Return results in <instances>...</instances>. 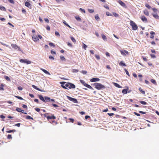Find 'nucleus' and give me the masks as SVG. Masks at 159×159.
I'll list each match as a JSON object with an SVG mask.
<instances>
[{
	"label": "nucleus",
	"instance_id": "nucleus-49",
	"mask_svg": "<svg viewBox=\"0 0 159 159\" xmlns=\"http://www.w3.org/2000/svg\"><path fill=\"white\" fill-rule=\"evenodd\" d=\"M124 70H125V72H126V74H127L128 76H130V75H129V72H128V71L126 69H124Z\"/></svg>",
	"mask_w": 159,
	"mask_h": 159
},
{
	"label": "nucleus",
	"instance_id": "nucleus-59",
	"mask_svg": "<svg viewBox=\"0 0 159 159\" xmlns=\"http://www.w3.org/2000/svg\"><path fill=\"white\" fill-rule=\"evenodd\" d=\"M69 120H70V121L72 123H73L74 121V120L71 118H70Z\"/></svg>",
	"mask_w": 159,
	"mask_h": 159
},
{
	"label": "nucleus",
	"instance_id": "nucleus-50",
	"mask_svg": "<svg viewBox=\"0 0 159 159\" xmlns=\"http://www.w3.org/2000/svg\"><path fill=\"white\" fill-rule=\"evenodd\" d=\"M52 105L54 107H58V106L56 104H55L52 103Z\"/></svg>",
	"mask_w": 159,
	"mask_h": 159
},
{
	"label": "nucleus",
	"instance_id": "nucleus-63",
	"mask_svg": "<svg viewBox=\"0 0 159 159\" xmlns=\"http://www.w3.org/2000/svg\"><path fill=\"white\" fill-rule=\"evenodd\" d=\"M67 45L69 46H70V47H72V45L71 43H68Z\"/></svg>",
	"mask_w": 159,
	"mask_h": 159
},
{
	"label": "nucleus",
	"instance_id": "nucleus-39",
	"mask_svg": "<svg viewBox=\"0 0 159 159\" xmlns=\"http://www.w3.org/2000/svg\"><path fill=\"white\" fill-rule=\"evenodd\" d=\"M88 11L90 13H93L94 11V10L93 9H88Z\"/></svg>",
	"mask_w": 159,
	"mask_h": 159
},
{
	"label": "nucleus",
	"instance_id": "nucleus-54",
	"mask_svg": "<svg viewBox=\"0 0 159 159\" xmlns=\"http://www.w3.org/2000/svg\"><path fill=\"white\" fill-rule=\"evenodd\" d=\"M81 73L84 74H86L87 73V72L85 70H82Z\"/></svg>",
	"mask_w": 159,
	"mask_h": 159
},
{
	"label": "nucleus",
	"instance_id": "nucleus-38",
	"mask_svg": "<svg viewBox=\"0 0 159 159\" xmlns=\"http://www.w3.org/2000/svg\"><path fill=\"white\" fill-rule=\"evenodd\" d=\"M49 45L51 47H55V45H54V44L53 43L51 42H50L49 43Z\"/></svg>",
	"mask_w": 159,
	"mask_h": 159
},
{
	"label": "nucleus",
	"instance_id": "nucleus-18",
	"mask_svg": "<svg viewBox=\"0 0 159 159\" xmlns=\"http://www.w3.org/2000/svg\"><path fill=\"white\" fill-rule=\"evenodd\" d=\"M39 98L40 100L43 101V102H45L44 101V98L41 95H39Z\"/></svg>",
	"mask_w": 159,
	"mask_h": 159
},
{
	"label": "nucleus",
	"instance_id": "nucleus-35",
	"mask_svg": "<svg viewBox=\"0 0 159 159\" xmlns=\"http://www.w3.org/2000/svg\"><path fill=\"white\" fill-rule=\"evenodd\" d=\"M122 92L124 94H126L127 93V90L126 89H123L122 90Z\"/></svg>",
	"mask_w": 159,
	"mask_h": 159
},
{
	"label": "nucleus",
	"instance_id": "nucleus-31",
	"mask_svg": "<svg viewBox=\"0 0 159 159\" xmlns=\"http://www.w3.org/2000/svg\"><path fill=\"white\" fill-rule=\"evenodd\" d=\"M95 18L97 20H98L100 19V18L99 17L98 14H96L95 15Z\"/></svg>",
	"mask_w": 159,
	"mask_h": 159
},
{
	"label": "nucleus",
	"instance_id": "nucleus-51",
	"mask_svg": "<svg viewBox=\"0 0 159 159\" xmlns=\"http://www.w3.org/2000/svg\"><path fill=\"white\" fill-rule=\"evenodd\" d=\"M142 57L143 60H144V61H147V60L145 57H144V56H142Z\"/></svg>",
	"mask_w": 159,
	"mask_h": 159
},
{
	"label": "nucleus",
	"instance_id": "nucleus-10",
	"mask_svg": "<svg viewBox=\"0 0 159 159\" xmlns=\"http://www.w3.org/2000/svg\"><path fill=\"white\" fill-rule=\"evenodd\" d=\"M16 110L18 112H22L25 114H27V113L24 112L23 111H24L23 110H21L20 108L17 107L16 109Z\"/></svg>",
	"mask_w": 159,
	"mask_h": 159
},
{
	"label": "nucleus",
	"instance_id": "nucleus-61",
	"mask_svg": "<svg viewBox=\"0 0 159 159\" xmlns=\"http://www.w3.org/2000/svg\"><path fill=\"white\" fill-rule=\"evenodd\" d=\"M51 52L52 54H56V52L55 51H53L52 50H51Z\"/></svg>",
	"mask_w": 159,
	"mask_h": 159
},
{
	"label": "nucleus",
	"instance_id": "nucleus-1",
	"mask_svg": "<svg viewBox=\"0 0 159 159\" xmlns=\"http://www.w3.org/2000/svg\"><path fill=\"white\" fill-rule=\"evenodd\" d=\"M61 87L64 89H75V85L71 83L62 82H61Z\"/></svg>",
	"mask_w": 159,
	"mask_h": 159
},
{
	"label": "nucleus",
	"instance_id": "nucleus-53",
	"mask_svg": "<svg viewBox=\"0 0 159 159\" xmlns=\"http://www.w3.org/2000/svg\"><path fill=\"white\" fill-rule=\"evenodd\" d=\"M49 59L52 60H53L54 59V57L51 56H49Z\"/></svg>",
	"mask_w": 159,
	"mask_h": 159
},
{
	"label": "nucleus",
	"instance_id": "nucleus-37",
	"mask_svg": "<svg viewBox=\"0 0 159 159\" xmlns=\"http://www.w3.org/2000/svg\"><path fill=\"white\" fill-rule=\"evenodd\" d=\"M102 39L103 40H106L107 39L105 35L104 34H102Z\"/></svg>",
	"mask_w": 159,
	"mask_h": 159
},
{
	"label": "nucleus",
	"instance_id": "nucleus-24",
	"mask_svg": "<svg viewBox=\"0 0 159 159\" xmlns=\"http://www.w3.org/2000/svg\"><path fill=\"white\" fill-rule=\"evenodd\" d=\"M4 85L3 84H1L0 86V90L1 91H3L4 90V89L3 87Z\"/></svg>",
	"mask_w": 159,
	"mask_h": 159
},
{
	"label": "nucleus",
	"instance_id": "nucleus-33",
	"mask_svg": "<svg viewBox=\"0 0 159 159\" xmlns=\"http://www.w3.org/2000/svg\"><path fill=\"white\" fill-rule=\"evenodd\" d=\"M75 19L77 20L78 21H81V19L79 16H76L75 17Z\"/></svg>",
	"mask_w": 159,
	"mask_h": 159
},
{
	"label": "nucleus",
	"instance_id": "nucleus-41",
	"mask_svg": "<svg viewBox=\"0 0 159 159\" xmlns=\"http://www.w3.org/2000/svg\"><path fill=\"white\" fill-rule=\"evenodd\" d=\"M79 71V70L77 69H73L72 72L73 73H77Z\"/></svg>",
	"mask_w": 159,
	"mask_h": 159
},
{
	"label": "nucleus",
	"instance_id": "nucleus-2",
	"mask_svg": "<svg viewBox=\"0 0 159 159\" xmlns=\"http://www.w3.org/2000/svg\"><path fill=\"white\" fill-rule=\"evenodd\" d=\"M93 85L95 86V88L98 90H100L102 89L105 88V86L99 83H95Z\"/></svg>",
	"mask_w": 159,
	"mask_h": 159
},
{
	"label": "nucleus",
	"instance_id": "nucleus-52",
	"mask_svg": "<svg viewBox=\"0 0 159 159\" xmlns=\"http://www.w3.org/2000/svg\"><path fill=\"white\" fill-rule=\"evenodd\" d=\"M87 47V46H86V45H85V44L84 43L83 44V48L84 49H85V50L86 49V48Z\"/></svg>",
	"mask_w": 159,
	"mask_h": 159
},
{
	"label": "nucleus",
	"instance_id": "nucleus-13",
	"mask_svg": "<svg viewBox=\"0 0 159 159\" xmlns=\"http://www.w3.org/2000/svg\"><path fill=\"white\" fill-rule=\"evenodd\" d=\"M56 117L54 116L53 115H52L51 116H48V117H47V119L48 120H50V119H56Z\"/></svg>",
	"mask_w": 159,
	"mask_h": 159
},
{
	"label": "nucleus",
	"instance_id": "nucleus-42",
	"mask_svg": "<svg viewBox=\"0 0 159 159\" xmlns=\"http://www.w3.org/2000/svg\"><path fill=\"white\" fill-rule=\"evenodd\" d=\"M12 138V136L11 134H8L7 136V139H11Z\"/></svg>",
	"mask_w": 159,
	"mask_h": 159
},
{
	"label": "nucleus",
	"instance_id": "nucleus-17",
	"mask_svg": "<svg viewBox=\"0 0 159 159\" xmlns=\"http://www.w3.org/2000/svg\"><path fill=\"white\" fill-rule=\"evenodd\" d=\"M120 66H125L126 65L125 63H124L123 61H121L119 64Z\"/></svg>",
	"mask_w": 159,
	"mask_h": 159
},
{
	"label": "nucleus",
	"instance_id": "nucleus-9",
	"mask_svg": "<svg viewBox=\"0 0 159 159\" xmlns=\"http://www.w3.org/2000/svg\"><path fill=\"white\" fill-rule=\"evenodd\" d=\"M32 39L34 42H37L39 41L38 37L36 35L33 36L32 37Z\"/></svg>",
	"mask_w": 159,
	"mask_h": 159
},
{
	"label": "nucleus",
	"instance_id": "nucleus-57",
	"mask_svg": "<svg viewBox=\"0 0 159 159\" xmlns=\"http://www.w3.org/2000/svg\"><path fill=\"white\" fill-rule=\"evenodd\" d=\"M34 109L37 112H39L40 110V109L39 108H35Z\"/></svg>",
	"mask_w": 159,
	"mask_h": 159
},
{
	"label": "nucleus",
	"instance_id": "nucleus-44",
	"mask_svg": "<svg viewBox=\"0 0 159 159\" xmlns=\"http://www.w3.org/2000/svg\"><path fill=\"white\" fill-rule=\"evenodd\" d=\"M151 57L152 58H156V56L154 54H150Z\"/></svg>",
	"mask_w": 159,
	"mask_h": 159
},
{
	"label": "nucleus",
	"instance_id": "nucleus-62",
	"mask_svg": "<svg viewBox=\"0 0 159 159\" xmlns=\"http://www.w3.org/2000/svg\"><path fill=\"white\" fill-rule=\"evenodd\" d=\"M134 113L135 115H136L137 116H140V114H139L138 113L134 112Z\"/></svg>",
	"mask_w": 159,
	"mask_h": 159
},
{
	"label": "nucleus",
	"instance_id": "nucleus-60",
	"mask_svg": "<svg viewBox=\"0 0 159 159\" xmlns=\"http://www.w3.org/2000/svg\"><path fill=\"white\" fill-rule=\"evenodd\" d=\"M104 7L107 9H109V7L107 5H105L104 6Z\"/></svg>",
	"mask_w": 159,
	"mask_h": 159
},
{
	"label": "nucleus",
	"instance_id": "nucleus-25",
	"mask_svg": "<svg viewBox=\"0 0 159 159\" xmlns=\"http://www.w3.org/2000/svg\"><path fill=\"white\" fill-rule=\"evenodd\" d=\"M25 5L28 7H29L30 6V4L29 2H26L25 3Z\"/></svg>",
	"mask_w": 159,
	"mask_h": 159
},
{
	"label": "nucleus",
	"instance_id": "nucleus-48",
	"mask_svg": "<svg viewBox=\"0 0 159 159\" xmlns=\"http://www.w3.org/2000/svg\"><path fill=\"white\" fill-rule=\"evenodd\" d=\"M120 52H121V54L122 55H123L124 56H125V52H124V51H123V50H121L120 51Z\"/></svg>",
	"mask_w": 159,
	"mask_h": 159
},
{
	"label": "nucleus",
	"instance_id": "nucleus-21",
	"mask_svg": "<svg viewBox=\"0 0 159 159\" xmlns=\"http://www.w3.org/2000/svg\"><path fill=\"white\" fill-rule=\"evenodd\" d=\"M139 90L140 92L143 94H145V93L144 91L141 88V87H140L139 89Z\"/></svg>",
	"mask_w": 159,
	"mask_h": 159
},
{
	"label": "nucleus",
	"instance_id": "nucleus-32",
	"mask_svg": "<svg viewBox=\"0 0 159 159\" xmlns=\"http://www.w3.org/2000/svg\"><path fill=\"white\" fill-rule=\"evenodd\" d=\"M145 6L146 7H147L149 9H150L151 8V7L150 6V5L147 3H146L145 4Z\"/></svg>",
	"mask_w": 159,
	"mask_h": 159
},
{
	"label": "nucleus",
	"instance_id": "nucleus-58",
	"mask_svg": "<svg viewBox=\"0 0 159 159\" xmlns=\"http://www.w3.org/2000/svg\"><path fill=\"white\" fill-rule=\"evenodd\" d=\"M80 10L82 11L83 12H84V13H85V11L84 9H82L81 8H80Z\"/></svg>",
	"mask_w": 159,
	"mask_h": 159
},
{
	"label": "nucleus",
	"instance_id": "nucleus-36",
	"mask_svg": "<svg viewBox=\"0 0 159 159\" xmlns=\"http://www.w3.org/2000/svg\"><path fill=\"white\" fill-rule=\"evenodd\" d=\"M70 39L71 40L74 42L75 43L76 41L75 39L73 37H70Z\"/></svg>",
	"mask_w": 159,
	"mask_h": 159
},
{
	"label": "nucleus",
	"instance_id": "nucleus-8",
	"mask_svg": "<svg viewBox=\"0 0 159 159\" xmlns=\"http://www.w3.org/2000/svg\"><path fill=\"white\" fill-rule=\"evenodd\" d=\"M140 19L143 22L145 23L148 22V20L147 18L144 16H142L140 17Z\"/></svg>",
	"mask_w": 159,
	"mask_h": 159
},
{
	"label": "nucleus",
	"instance_id": "nucleus-7",
	"mask_svg": "<svg viewBox=\"0 0 159 159\" xmlns=\"http://www.w3.org/2000/svg\"><path fill=\"white\" fill-rule=\"evenodd\" d=\"M11 46L12 47L16 49H17L19 51H20V48L19 47H18L16 44H11Z\"/></svg>",
	"mask_w": 159,
	"mask_h": 159
},
{
	"label": "nucleus",
	"instance_id": "nucleus-56",
	"mask_svg": "<svg viewBox=\"0 0 159 159\" xmlns=\"http://www.w3.org/2000/svg\"><path fill=\"white\" fill-rule=\"evenodd\" d=\"M20 123H18L15 124L14 125L15 126H17V127H19L20 126Z\"/></svg>",
	"mask_w": 159,
	"mask_h": 159
},
{
	"label": "nucleus",
	"instance_id": "nucleus-64",
	"mask_svg": "<svg viewBox=\"0 0 159 159\" xmlns=\"http://www.w3.org/2000/svg\"><path fill=\"white\" fill-rule=\"evenodd\" d=\"M151 51L152 53H155L156 51L154 49H151Z\"/></svg>",
	"mask_w": 159,
	"mask_h": 159
},
{
	"label": "nucleus",
	"instance_id": "nucleus-6",
	"mask_svg": "<svg viewBox=\"0 0 159 159\" xmlns=\"http://www.w3.org/2000/svg\"><path fill=\"white\" fill-rule=\"evenodd\" d=\"M67 98L69 100L72 101L74 103H77L78 102L77 100L75 98H73L69 96H67Z\"/></svg>",
	"mask_w": 159,
	"mask_h": 159
},
{
	"label": "nucleus",
	"instance_id": "nucleus-27",
	"mask_svg": "<svg viewBox=\"0 0 159 159\" xmlns=\"http://www.w3.org/2000/svg\"><path fill=\"white\" fill-rule=\"evenodd\" d=\"M151 82L155 84H157V82L156 81L153 79H151L150 80Z\"/></svg>",
	"mask_w": 159,
	"mask_h": 159
},
{
	"label": "nucleus",
	"instance_id": "nucleus-45",
	"mask_svg": "<svg viewBox=\"0 0 159 159\" xmlns=\"http://www.w3.org/2000/svg\"><path fill=\"white\" fill-rule=\"evenodd\" d=\"M15 97L19 99H20V100H23V98L20 97V96H15Z\"/></svg>",
	"mask_w": 159,
	"mask_h": 159
},
{
	"label": "nucleus",
	"instance_id": "nucleus-5",
	"mask_svg": "<svg viewBox=\"0 0 159 159\" xmlns=\"http://www.w3.org/2000/svg\"><path fill=\"white\" fill-rule=\"evenodd\" d=\"M20 61L21 63H26L27 64L31 63V61L26 59H21L20 60Z\"/></svg>",
	"mask_w": 159,
	"mask_h": 159
},
{
	"label": "nucleus",
	"instance_id": "nucleus-22",
	"mask_svg": "<svg viewBox=\"0 0 159 159\" xmlns=\"http://www.w3.org/2000/svg\"><path fill=\"white\" fill-rule=\"evenodd\" d=\"M144 13L146 16H148L149 15L148 11L147 10H144L143 11Z\"/></svg>",
	"mask_w": 159,
	"mask_h": 159
},
{
	"label": "nucleus",
	"instance_id": "nucleus-4",
	"mask_svg": "<svg viewBox=\"0 0 159 159\" xmlns=\"http://www.w3.org/2000/svg\"><path fill=\"white\" fill-rule=\"evenodd\" d=\"M130 25L132 27V29L133 30H135L138 29V26L133 21H130Z\"/></svg>",
	"mask_w": 159,
	"mask_h": 159
},
{
	"label": "nucleus",
	"instance_id": "nucleus-46",
	"mask_svg": "<svg viewBox=\"0 0 159 159\" xmlns=\"http://www.w3.org/2000/svg\"><path fill=\"white\" fill-rule=\"evenodd\" d=\"M55 34L57 36H58V37H59L60 36L59 33L57 31L55 32Z\"/></svg>",
	"mask_w": 159,
	"mask_h": 159
},
{
	"label": "nucleus",
	"instance_id": "nucleus-23",
	"mask_svg": "<svg viewBox=\"0 0 159 159\" xmlns=\"http://www.w3.org/2000/svg\"><path fill=\"white\" fill-rule=\"evenodd\" d=\"M139 102L141 103V104L143 105H146L147 104V103L144 101H139Z\"/></svg>",
	"mask_w": 159,
	"mask_h": 159
},
{
	"label": "nucleus",
	"instance_id": "nucleus-28",
	"mask_svg": "<svg viewBox=\"0 0 159 159\" xmlns=\"http://www.w3.org/2000/svg\"><path fill=\"white\" fill-rule=\"evenodd\" d=\"M0 9L2 11H6L5 8L4 7H3V6H0Z\"/></svg>",
	"mask_w": 159,
	"mask_h": 159
},
{
	"label": "nucleus",
	"instance_id": "nucleus-16",
	"mask_svg": "<svg viewBox=\"0 0 159 159\" xmlns=\"http://www.w3.org/2000/svg\"><path fill=\"white\" fill-rule=\"evenodd\" d=\"M152 15L154 18L156 19H159V16L157 14H152Z\"/></svg>",
	"mask_w": 159,
	"mask_h": 159
},
{
	"label": "nucleus",
	"instance_id": "nucleus-47",
	"mask_svg": "<svg viewBox=\"0 0 159 159\" xmlns=\"http://www.w3.org/2000/svg\"><path fill=\"white\" fill-rule=\"evenodd\" d=\"M115 85L116 87H117L118 88H120V85L119 84H117V83H115Z\"/></svg>",
	"mask_w": 159,
	"mask_h": 159
},
{
	"label": "nucleus",
	"instance_id": "nucleus-15",
	"mask_svg": "<svg viewBox=\"0 0 159 159\" xmlns=\"http://www.w3.org/2000/svg\"><path fill=\"white\" fill-rule=\"evenodd\" d=\"M50 100V98L48 97H44V101L45 102H47L49 101Z\"/></svg>",
	"mask_w": 159,
	"mask_h": 159
},
{
	"label": "nucleus",
	"instance_id": "nucleus-34",
	"mask_svg": "<svg viewBox=\"0 0 159 159\" xmlns=\"http://www.w3.org/2000/svg\"><path fill=\"white\" fill-rule=\"evenodd\" d=\"M5 78L6 79V80L8 81H10L11 79L10 78L7 76H4Z\"/></svg>",
	"mask_w": 159,
	"mask_h": 159
},
{
	"label": "nucleus",
	"instance_id": "nucleus-12",
	"mask_svg": "<svg viewBox=\"0 0 159 159\" xmlns=\"http://www.w3.org/2000/svg\"><path fill=\"white\" fill-rule=\"evenodd\" d=\"M118 3L122 7H126L125 4L120 0H119L118 1Z\"/></svg>",
	"mask_w": 159,
	"mask_h": 159
},
{
	"label": "nucleus",
	"instance_id": "nucleus-26",
	"mask_svg": "<svg viewBox=\"0 0 159 159\" xmlns=\"http://www.w3.org/2000/svg\"><path fill=\"white\" fill-rule=\"evenodd\" d=\"M25 118L27 119H31L32 120H34L33 118L29 116H26Z\"/></svg>",
	"mask_w": 159,
	"mask_h": 159
},
{
	"label": "nucleus",
	"instance_id": "nucleus-14",
	"mask_svg": "<svg viewBox=\"0 0 159 159\" xmlns=\"http://www.w3.org/2000/svg\"><path fill=\"white\" fill-rule=\"evenodd\" d=\"M32 86L33 87V88L35 89H36L38 90L39 91L41 92H44V90H41V89H40L38 88L36 86H35L34 85H32Z\"/></svg>",
	"mask_w": 159,
	"mask_h": 159
},
{
	"label": "nucleus",
	"instance_id": "nucleus-55",
	"mask_svg": "<svg viewBox=\"0 0 159 159\" xmlns=\"http://www.w3.org/2000/svg\"><path fill=\"white\" fill-rule=\"evenodd\" d=\"M18 89L19 90H22L23 89L22 88L21 86L18 87Z\"/></svg>",
	"mask_w": 159,
	"mask_h": 159
},
{
	"label": "nucleus",
	"instance_id": "nucleus-40",
	"mask_svg": "<svg viewBox=\"0 0 159 159\" xmlns=\"http://www.w3.org/2000/svg\"><path fill=\"white\" fill-rule=\"evenodd\" d=\"M113 14L115 17H118L119 16V15L118 14L115 12H113Z\"/></svg>",
	"mask_w": 159,
	"mask_h": 159
},
{
	"label": "nucleus",
	"instance_id": "nucleus-19",
	"mask_svg": "<svg viewBox=\"0 0 159 159\" xmlns=\"http://www.w3.org/2000/svg\"><path fill=\"white\" fill-rule=\"evenodd\" d=\"M40 69L42 70L45 74H47L49 75H50V74L49 73L48 71L47 70H46L45 69H44L43 68H41Z\"/></svg>",
	"mask_w": 159,
	"mask_h": 159
},
{
	"label": "nucleus",
	"instance_id": "nucleus-29",
	"mask_svg": "<svg viewBox=\"0 0 159 159\" xmlns=\"http://www.w3.org/2000/svg\"><path fill=\"white\" fill-rule=\"evenodd\" d=\"M16 131V130L13 129V130H10L7 131L6 132L7 133H11V132H15Z\"/></svg>",
	"mask_w": 159,
	"mask_h": 159
},
{
	"label": "nucleus",
	"instance_id": "nucleus-11",
	"mask_svg": "<svg viewBox=\"0 0 159 159\" xmlns=\"http://www.w3.org/2000/svg\"><path fill=\"white\" fill-rule=\"evenodd\" d=\"M99 80L100 79L98 78H93L90 80V81L91 82H95Z\"/></svg>",
	"mask_w": 159,
	"mask_h": 159
},
{
	"label": "nucleus",
	"instance_id": "nucleus-3",
	"mask_svg": "<svg viewBox=\"0 0 159 159\" xmlns=\"http://www.w3.org/2000/svg\"><path fill=\"white\" fill-rule=\"evenodd\" d=\"M80 81L81 83L83 84L84 86L87 87V88L91 89L92 90H93V89L89 85L86 84L85 82L83 80H80Z\"/></svg>",
	"mask_w": 159,
	"mask_h": 159
},
{
	"label": "nucleus",
	"instance_id": "nucleus-30",
	"mask_svg": "<svg viewBox=\"0 0 159 159\" xmlns=\"http://www.w3.org/2000/svg\"><path fill=\"white\" fill-rule=\"evenodd\" d=\"M60 59L61 61H66V59L63 56H60Z\"/></svg>",
	"mask_w": 159,
	"mask_h": 159
},
{
	"label": "nucleus",
	"instance_id": "nucleus-20",
	"mask_svg": "<svg viewBox=\"0 0 159 159\" xmlns=\"http://www.w3.org/2000/svg\"><path fill=\"white\" fill-rule=\"evenodd\" d=\"M155 34V33L153 31H151L150 32V34L151 35L150 36V38L151 39H153L154 38V36L153 35Z\"/></svg>",
	"mask_w": 159,
	"mask_h": 159
},
{
	"label": "nucleus",
	"instance_id": "nucleus-43",
	"mask_svg": "<svg viewBox=\"0 0 159 159\" xmlns=\"http://www.w3.org/2000/svg\"><path fill=\"white\" fill-rule=\"evenodd\" d=\"M95 57L96 59L98 60H99L100 59L99 56L97 54H96L95 55Z\"/></svg>",
	"mask_w": 159,
	"mask_h": 159
}]
</instances>
